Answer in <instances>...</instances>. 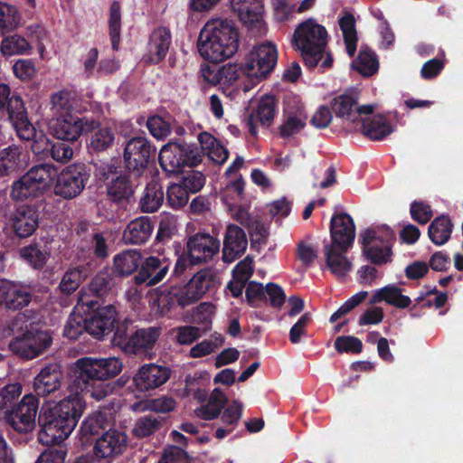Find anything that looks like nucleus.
Instances as JSON below:
<instances>
[{
    "label": "nucleus",
    "mask_w": 463,
    "mask_h": 463,
    "mask_svg": "<svg viewBox=\"0 0 463 463\" xmlns=\"http://www.w3.org/2000/svg\"><path fill=\"white\" fill-rule=\"evenodd\" d=\"M394 241L395 234L390 228H386L382 236L373 229L365 230L359 236L364 256L372 264L379 266L392 261Z\"/></svg>",
    "instance_id": "nucleus-11"
},
{
    "label": "nucleus",
    "mask_w": 463,
    "mask_h": 463,
    "mask_svg": "<svg viewBox=\"0 0 463 463\" xmlns=\"http://www.w3.org/2000/svg\"><path fill=\"white\" fill-rule=\"evenodd\" d=\"M164 202L161 184L155 178L146 184V213L156 212Z\"/></svg>",
    "instance_id": "nucleus-55"
},
{
    "label": "nucleus",
    "mask_w": 463,
    "mask_h": 463,
    "mask_svg": "<svg viewBox=\"0 0 463 463\" xmlns=\"http://www.w3.org/2000/svg\"><path fill=\"white\" fill-rule=\"evenodd\" d=\"M330 236L332 243L326 246H336L341 251H347L355 238L353 218L345 213L334 214L330 222Z\"/></svg>",
    "instance_id": "nucleus-17"
},
{
    "label": "nucleus",
    "mask_w": 463,
    "mask_h": 463,
    "mask_svg": "<svg viewBox=\"0 0 463 463\" xmlns=\"http://www.w3.org/2000/svg\"><path fill=\"white\" fill-rule=\"evenodd\" d=\"M63 373L58 364H49L34 377L33 388L37 396L45 397L61 388Z\"/></svg>",
    "instance_id": "nucleus-24"
},
{
    "label": "nucleus",
    "mask_w": 463,
    "mask_h": 463,
    "mask_svg": "<svg viewBox=\"0 0 463 463\" xmlns=\"http://www.w3.org/2000/svg\"><path fill=\"white\" fill-rule=\"evenodd\" d=\"M142 253L138 250H127L115 255L111 269L118 278L128 277L141 266Z\"/></svg>",
    "instance_id": "nucleus-29"
},
{
    "label": "nucleus",
    "mask_w": 463,
    "mask_h": 463,
    "mask_svg": "<svg viewBox=\"0 0 463 463\" xmlns=\"http://www.w3.org/2000/svg\"><path fill=\"white\" fill-rule=\"evenodd\" d=\"M4 56L30 54L32 45L29 41L17 33L5 36L0 45Z\"/></svg>",
    "instance_id": "nucleus-43"
},
{
    "label": "nucleus",
    "mask_w": 463,
    "mask_h": 463,
    "mask_svg": "<svg viewBox=\"0 0 463 463\" xmlns=\"http://www.w3.org/2000/svg\"><path fill=\"white\" fill-rule=\"evenodd\" d=\"M326 262L331 272L337 277H345L352 268V263L336 246H325Z\"/></svg>",
    "instance_id": "nucleus-38"
},
{
    "label": "nucleus",
    "mask_w": 463,
    "mask_h": 463,
    "mask_svg": "<svg viewBox=\"0 0 463 463\" xmlns=\"http://www.w3.org/2000/svg\"><path fill=\"white\" fill-rule=\"evenodd\" d=\"M215 285V277L210 269L196 272L181 288L171 287L167 293L146 292V299L156 314L164 316L177 304L184 307L200 300Z\"/></svg>",
    "instance_id": "nucleus-5"
},
{
    "label": "nucleus",
    "mask_w": 463,
    "mask_h": 463,
    "mask_svg": "<svg viewBox=\"0 0 463 463\" xmlns=\"http://www.w3.org/2000/svg\"><path fill=\"white\" fill-rule=\"evenodd\" d=\"M19 253L21 259L36 270L43 269L50 258L47 247L37 242L21 248Z\"/></svg>",
    "instance_id": "nucleus-36"
},
{
    "label": "nucleus",
    "mask_w": 463,
    "mask_h": 463,
    "mask_svg": "<svg viewBox=\"0 0 463 463\" xmlns=\"http://www.w3.org/2000/svg\"><path fill=\"white\" fill-rule=\"evenodd\" d=\"M198 142L203 156L207 155L209 159L217 165H222L227 161L229 157L228 149L212 134L208 132L200 133Z\"/></svg>",
    "instance_id": "nucleus-30"
},
{
    "label": "nucleus",
    "mask_w": 463,
    "mask_h": 463,
    "mask_svg": "<svg viewBox=\"0 0 463 463\" xmlns=\"http://www.w3.org/2000/svg\"><path fill=\"white\" fill-rule=\"evenodd\" d=\"M361 131L367 138L378 141L384 139L393 132V127L383 115H374L363 119Z\"/></svg>",
    "instance_id": "nucleus-31"
},
{
    "label": "nucleus",
    "mask_w": 463,
    "mask_h": 463,
    "mask_svg": "<svg viewBox=\"0 0 463 463\" xmlns=\"http://www.w3.org/2000/svg\"><path fill=\"white\" fill-rule=\"evenodd\" d=\"M239 33L232 22L222 19L208 21L197 40L199 54L213 63L231 58L238 50Z\"/></svg>",
    "instance_id": "nucleus-4"
},
{
    "label": "nucleus",
    "mask_w": 463,
    "mask_h": 463,
    "mask_svg": "<svg viewBox=\"0 0 463 463\" xmlns=\"http://www.w3.org/2000/svg\"><path fill=\"white\" fill-rule=\"evenodd\" d=\"M90 174V167L84 163H74L66 166L55 176V194L67 200L79 196L84 190Z\"/></svg>",
    "instance_id": "nucleus-12"
},
{
    "label": "nucleus",
    "mask_w": 463,
    "mask_h": 463,
    "mask_svg": "<svg viewBox=\"0 0 463 463\" xmlns=\"http://www.w3.org/2000/svg\"><path fill=\"white\" fill-rule=\"evenodd\" d=\"M20 383L7 384L0 390V411L10 410L14 405V401L21 395Z\"/></svg>",
    "instance_id": "nucleus-60"
},
{
    "label": "nucleus",
    "mask_w": 463,
    "mask_h": 463,
    "mask_svg": "<svg viewBox=\"0 0 463 463\" xmlns=\"http://www.w3.org/2000/svg\"><path fill=\"white\" fill-rule=\"evenodd\" d=\"M220 246V241L209 233L193 235L186 244L190 263L193 266L212 260L219 252Z\"/></svg>",
    "instance_id": "nucleus-18"
},
{
    "label": "nucleus",
    "mask_w": 463,
    "mask_h": 463,
    "mask_svg": "<svg viewBox=\"0 0 463 463\" xmlns=\"http://www.w3.org/2000/svg\"><path fill=\"white\" fill-rule=\"evenodd\" d=\"M335 350L342 353L360 354L363 350L362 341L353 335H341L335 340Z\"/></svg>",
    "instance_id": "nucleus-59"
},
{
    "label": "nucleus",
    "mask_w": 463,
    "mask_h": 463,
    "mask_svg": "<svg viewBox=\"0 0 463 463\" xmlns=\"http://www.w3.org/2000/svg\"><path fill=\"white\" fill-rule=\"evenodd\" d=\"M71 393L59 402H44L39 411L37 422L42 443H59L73 431L85 408L86 400L81 392Z\"/></svg>",
    "instance_id": "nucleus-3"
},
{
    "label": "nucleus",
    "mask_w": 463,
    "mask_h": 463,
    "mask_svg": "<svg viewBox=\"0 0 463 463\" xmlns=\"http://www.w3.org/2000/svg\"><path fill=\"white\" fill-rule=\"evenodd\" d=\"M171 373V369L165 364H146V391L165 383Z\"/></svg>",
    "instance_id": "nucleus-51"
},
{
    "label": "nucleus",
    "mask_w": 463,
    "mask_h": 463,
    "mask_svg": "<svg viewBox=\"0 0 463 463\" xmlns=\"http://www.w3.org/2000/svg\"><path fill=\"white\" fill-rule=\"evenodd\" d=\"M44 200H37L34 203H24L9 215L7 226L13 235L18 239L32 236L39 227Z\"/></svg>",
    "instance_id": "nucleus-15"
},
{
    "label": "nucleus",
    "mask_w": 463,
    "mask_h": 463,
    "mask_svg": "<svg viewBox=\"0 0 463 463\" xmlns=\"http://www.w3.org/2000/svg\"><path fill=\"white\" fill-rule=\"evenodd\" d=\"M158 463H190L187 452L177 446H169L165 449Z\"/></svg>",
    "instance_id": "nucleus-63"
},
{
    "label": "nucleus",
    "mask_w": 463,
    "mask_h": 463,
    "mask_svg": "<svg viewBox=\"0 0 463 463\" xmlns=\"http://www.w3.org/2000/svg\"><path fill=\"white\" fill-rule=\"evenodd\" d=\"M285 121L279 126V135L283 138L292 137L300 132L306 127L307 116L302 106H297L295 109L288 107L284 110Z\"/></svg>",
    "instance_id": "nucleus-32"
},
{
    "label": "nucleus",
    "mask_w": 463,
    "mask_h": 463,
    "mask_svg": "<svg viewBox=\"0 0 463 463\" xmlns=\"http://www.w3.org/2000/svg\"><path fill=\"white\" fill-rule=\"evenodd\" d=\"M52 104V109L58 115L56 120L52 123L51 129L53 137L64 138L65 137H61L57 134V128L60 127V124H62L63 121H72L73 119H80L87 118L88 116H81L78 113V111L74 109V99H71V93L68 91H60L52 96L51 99Z\"/></svg>",
    "instance_id": "nucleus-21"
},
{
    "label": "nucleus",
    "mask_w": 463,
    "mask_h": 463,
    "mask_svg": "<svg viewBox=\"0 0 463 463\" xmlns=\"http://www.w3.org/2000/svg\"><path fill=\"white\" fill-rule=\"evenodd\" d=\"M76 308L85 317L87 334L94 338L101 340L115 330L113 345L125 354H137L145 349V328H139L131 318L118 323V311L113 305H104L90 296L80 295Z\"/></svg>",
    "instance_id": "nucleus-1"
},
{
    "label": "nucleus",
    "mask_w": 463,
    "mask_h": 463,
    "mask_svg": "<svg viewBox=\"0 0 463 463\" xmlns=\"http://www.w3.org/2000/svg\"><path fill=\"white\" fill-rule=\"evenodd\" d=\"M9 330L14 336L25 333V331H39L31 321L30 317L24 313H18L10 322Z\"/></svg>",
    "instance_id": "nucleus-61"
},
{
    "label": "nucleus",
    "mask_w": 463,
    "mask_h": 463,
    "mask_svg": "<svg viewBox=\"0 0 463 463\" xmlns=\"http://www.w3.org/2000/svg\"><path fill=\"white\" fill-rule=\"evenodd\" d=\"M171 44V33L165 27H158L149 36L146 46V64H158L166 56Z\"/></svg>",
    "instance_id": "nucleus-25"
},
{
    "label": "nucleus",
    "mask_w": 463,
    "mask_h": 463,
    "mask_svg": "<svg viewBox=\"0 0 463 463\" xmlns=\"http://www.w3.org/2000/svg\"><path fill=\"white\" fill-rule=\"evenodd\" d=\"M166 195L169 205L174 209H180L188 203L190 193L178 182L168 186Z\"/></svg>",
    "instance_id": "nucleus-56"
},
{
    "label": "nucleus",
    "mask_w": 463,
    "mask_h": 463,
    "mask_svg": "<svg viewBox=\"0 0 463 463\" xmlns=\"http://www.w3.org/2000/svg\"><path fill=\"white\" fill-rule=\"evenodd\" d=\"M63 121L57 128V134L65 139L78 140L81 135L86 136V147L90 155H99L110 149L116 139L114 129L102 125L94 117Z\"/></svg>",
    "instance_id": "nucleus-6"
},
{
    "label": "nucleus",
    "mask_w": 463,
    "mask_h": 463,
    "mask_svg": "<svg viewBox=\"0 0 463 463\" xmlns=\"http://www.w3.org/2000/svg\"><path fill=\"white\" fill-rule=\"evenodd\" d=\"M126 168L136 176L142 175L145 171V137L130 138L124 148Z\"/></svg>",
    "instance_id": "nucleus-26"
},
{
    "label": "nucleus",
    "mask_w": 463,
    "mask_h": 463,
    "mask_svg": "<svg viewBox=\"0 0 463 463\" xmlns=\"http://www.w3.org/2000/svg\"><path fill=\"white\" fill-rule=\"evenodd\" d=\"M128 389L138 400L130 405V409L133 411H145V364L138 368Z\"/></svg>",
    "instance_id": "nucleus-46"
},
{
    "label": "nucleus",
    "mask_w": 463,
    "mask_h": 463,
    "mask_svg": "<svg viewBox=\"0 0 463 463\" xmlns=\"http://www.w3.org/2000/svg\"><path fill=\"white\" fill-rule=\"evenodd\" d=\"M67 450L62 448H49L38 457L35 463H64Z\"/></svg>",
    "instance_id": "nucleus-64"
},
{
    "label": "nucleus",
    "mask_w": 463,
    "mask_h": 463,
    "mask_svg": "<svg viewBox=\"0 0 463 463\" xmlns=\"http://www.w3.org/2000/svg\"><path fill=\"white\" fill-rule=\"evenodd\" d=\"M87 333L85 317L82 313L70 315L63 329V335L71 340H77L83 333Z\"/></svg>",
    "instance_id": "nucleus-54"
},
{
    "label": "nucleus",
    "mask_w": 463,
    "mask_h": 463,
    "mask_svg": "<svg viewBox=\"0 0 463 463\" xmlns=\"http://www.w3.org/2000/svg\"><path fill=\"white\" fill-rule=\"evenodd\" d=\"M134 191L128 179L124 175L116 176L108 186V195L111 201L118 203L128 202Z\"/></svg>",
    "instance_id": "nucleus-47"
},
{
    "label": "nucleus",
    "mask_w": 463,
    "mask_h": 463,
    "mask_svg": "<svg viewBox=\"0 0 463 463\" xmlns=\"http://www.w3.org/2000/svg\"><path fill=\"white\" fill-rule=\"evenodd\" d=\"M203 159L200 145L175 138L164 145L160 149L158 160L161 168L168 175H177L185 167L194 168Z\"/></svg>",
    "instance_id": "nucleus-9"
},
{
    "label": "nucleus",
    "mask_w": 463,
    "mask_h": 463,
    "mask_svg": "<svg viewBox=\"0 0 463 463\" xmlns=\"http://www.w3.org/2000/svg\"><path fill=\"white\" fill-rule=\"evenodd\" d=\"M277 61L278 51L274 44L266 43L255 46L245 61L247 78L257 84L273 71Z\"/></svg>",
    "instance_id": "nucleus-14"
},
{
    "label": "nucleus",
    "mask_w": 463,
    "mask_h": 463,
    "mask_svg": "<svg viewBox=\"0 0 463 463\" xmlns=\"http://www.w3.org/2000/svg\"><path fill=\"white\" fill-rule=\"evenodd\" d=\"M109 34L113 51H118L121 40V5L113 1L109 8Z\"/></svg>",
    "instance_id": "nucleus-48"
},
{
    "label": "nucleus",
    "mask_w": 463,
    "mask_h": 463,
    "mask_svg": "<svg viewBox=\"0 0 463 463\" xmlns=\"http://www.w3.org/2000/svg\"><path fill=\"white\" fill-rule=\"evenodd\" d=\"M127 442L128 438L124 432L109 429L96 439L93 456L98 459H112L126 450Z\"/></svg>",
    "instance_id": "nucleus-19"
},
{
    "label": "nucleus",
    "mask_w": 463,
    "mask_h": 463,
    "mask_svg": "<svg viewBox=\"0 0 463 463\" xmlns=\"http://www.w3.org/2000/svg\"><path fill=\"white\" fill-rule=\"evenodd\" d=\"M232 8L241 22L249 28L262 26V5L260 0H232Z\"/></svg>",
    "instance_id": "nucleus-27"
},
{
    "label": "nucleus",
    "mask_w": 463,
    "mask_h": 463,
    "mask_svg": "<svg viewBox=\"0 0 463 463\" xmlns=\"http://www.w3.org/2000/svg\"><path fill=\"white\" fill-rule=\"evenodd\" d=\"M88 276V269L85 266L80 265L68 269L63 274L58 288L61 294L70 296L79 288L80 283Z\"/></svg>",
    "instance_id": "nucleus-41"
},
{
    "label": "nucleus",
    "mask_w": 463,
    "mask_h": 463,
    "mask_svg": "<svg viewBox=\"0 0 463 463\" xmlns=\"http://www.w3.org/2000/svg\"><path fill=\"white\" fill-rule=\"evenodd\" d=\"M135 286L131 287L128 292L127 297L130 304V307L134 310L137 317H143L144 302L142 290L137 287L145 282V266H141L137 275L134 277Z\"/></svg>",
    "instance_id": "nucleus-49"
},
{
    "label": "nucleus",
    "mask_w": 463,
    "mask_h": 463,
    "mask_svg": "<svg viewBox=\"0 0 463 463\" xmlns=\"http://www.w3.org/2000/svg\"><path fill=\"white\" fill-rule=\"evenodd\" d=\"M39 400L33 394L24 395L21 401L5 411V422L16 432L27 434L36 427Z\"/></svg>",
    "instance_id": "nucleus-13"
},
{
    "label": "nucleus",
    "mask_w": 463,
    "mask_h": 463,
    "mask_svg": "<svg viewBox=\"0 0 463 463\" xmlns=\"http://www.w3.org/2000/svg\"><path fill=\"white\" fill-rule=\"evenodd\" d=\"M56 140H47L43 152L54 161L65 164L73 156L71 145L76 140L55 137Z\"/></svg>",
    "instance_id": "nucleus-39"
},
{
    "label": "nucleus",
    "mask_w": 463,
    "mask_h": 463,
    "mask_svg": "<svg viewBox=\"0 0 463 463\" xmlns=\"http://www.w3.org/2000/svg\"><path fill=\"white\" fill-rule=\"evenodd\" d=\"M10 93L9 86L0 82V111L6 115L20 139L31 141L36 136V129L29 119L24 102L20 96H10Z\"/></svg>",
    "instance_id": "nucleus-10"
},
{
    "label": "nucleus",
    "mask_w": 463,
    "mask_h": 463,
    "mask_svg": "<svg viewBox=\"0 0 463 463\" xmlns=\"http://www.w3.org/2000/svg\"><path fill=\"white\" fill-rule=\"evenodd\" d=\"M227 402L226 394L221 389L215 388L207 403L197 408L195 413L202 420H214L219 417Z\"/></svg>",
    "instance_id": "nucleus-37"
},
{
    "label": "nucleus",
    "mask_w": 463,
    "mask_h": 463,
    "mask_svg": "<svg viewBox=\"0 0 463 463\" xmlns=\"http://www.w3.org/2000/svg\"><path fill=\"white\" fill-rule=\"evenodd\" d=\"M56 175L53 165H35L12 184L10 197L14 202L39 199L51 189Z\"/></svg>",
    "instance_id": "nucleus-8"
},
{
    "label": "nucleus",
    "mask_w": 463,
    "mask_h": 463,
    "mask_svg": "<svg viewBox=\"0 0 463 463\" xmlns=\"http://www.w3.org/2000/svg\"><path fill=\"white\" fill-rule=\"evenodd\" d=\"M33 299L29 288L7 279H0V306L10 310H20Z\"/></svg>",
    "instance_id": "nucleus-20"
},
{
    "label": "nucleus",
    "mask_w": 463,
    "mask_h": 463,
    "mask_svg": "<svg viewBox=\"0 0 463 463\" xmlns=\"http://www.w3.org/2000/svg\"><path fill=\"white\" fill-rule=\"evenodd\" d=\"M118 276L112 269H104L98 272L96 276L90 280L88 286V291L80 295L91 297L92 299H98L100 303L104 304V298L114 288Z\"/></svg>",
    "instance_id": "nucleus-28"
},
{
    "label": "nucleus",
    "mask_w": 463,
    "mask_h": 463,
    "mask_svg": "<svg viewBox=\"0 0 463 463\" xmlns=\"http://www.w3.org/2000/svg\"><path fill=\"white\" fill-rule=\"evenodd\" d=\"M21 15L15 6L0 2V33L4 36L6 33L18 27Z\"/></svg>",
    "instance_id": "nucleus-50"
},
{
    "label": "nucleus",
    "mask_w": 463,
    "mask_h": 463,
    "mask_svg": "<svg viewBox=\"0 0 463 463\" xmlns=\"http://www.w3.org/2000/svg\"><path fill=\"white\" fill-rule=\"evenodd\" d=\"M245 62L243 64L228 63L218 68L214 77H210L213 85H232L241 77H247Z\"/></svg>",
    "instance_id": "nucleus-44"
},
{
    "label": "nucleus",
    "mask_w": 463,
    "mask_h": 463,
    "mask_svg": "<svg viewBox=\"0 0 463 463\" xmlns=\"http://www.w3.org/2000/svg\"><path fill=\"white\" fill-rule=\"evenodd\" d=\"M402 289L396 285H387L378 289L373 296L371 302L385 301L397 308H407L411 304L410 297L402 295Z\"/></svg>",
    "instance_id": "nucleus-35"
},
{
    "label": "nucleus",
    "mask_w": 463,
    "mask_h": 463,
    "mask_svg": "<svg viewBox=\"0 0 463 463\" xmlns=\"http://www.w3.org/2000/svg\"><path fill=\"white\" fill-rule=\"evenodd\" d=\"M355 106L356 100L347 94L340 95L332 100V110L335 116L351 122L357 120V113H354Z\"/></svg>",
    "instance_id": "nucleus-45"
},
{
    "label": "nucleus",
    "mask_w": 463,
    "mask_h": 463,
    "mask_svg": "<svg viewBox=\"0 0 463 463\" xmlns=\"http://www.w3.org/2000/svg\"><path fill=\"white\" fill-rule=\"evenodd\" d=\"M278 101L272 95H266L260 99L255 110L247 118L245 124L250 134L256 137L258 134L257 123L269 128L277 114Z\"/></svg>",
    "instance_id": "nucleus-23"
},
{
    "label": "nucleus",
    "mask_w": 463,
    "mask_h": 463,
    "mask_svg": "<svg viewBox=\"0 0 463 463\" xmlns=\"http://www.w3.org/2000/svg\"><path fill=\"white\" fill-rule=\"evenodd\" d=\"M109 421L104 412L96 411L87 416L80 424V435L82 442H90L96 435H99L109 427Z\"/></svg>",
    "instance_id": "nucleus-34"
},
{
    "label": "nucleus",
    "mask_w": 463,
    "mask_h": 463,
    "mask_svg": "<svg viewBox=\"0 0 463 463\" xmlns=\"http://www.w3.org/2000/svg\"><path fill=\"white\" fill-rule=\"evenodd\" d=\"M181 175L182 176L178 182L190 194L199 193L205 184L206 177L201 171L191 169L186 172L184 171Z\"/></svg>",
    "instance_id": "nucleus-52"
},
{
    "label": "nucleus",
    "mask_w": 463,
    "mask_h": 463,
    "mask_svg": "<svg viewBox=\"0 0 463 463\" xmlns=\"http://www.w3.org/2000/svg\"><path fill=\"white\" fill-rule=\"evenodd\" d=\"M122 370V361L115 356L81 357L75 362L74 378L71 387L81 392L83 395L101 401L122 389L129 382L130 376L126 373L116 381L108 382L118 375Z\"/></svg>",
    "instance_id": "nucleus-2"
},
{
    "label": "nucleus",
    "mask_w": 463,
    "mask_h": 463,
    "mask_svg": "<svg viewBox=\"0 0 463 463\" xmlns=\"http://www.w3.org/2000/svg\"><path fill=\"white\" fill-rule=\"evenodd\" d=\"M52 342V338L47 331H25L13 337L9 349L20 358L31 360L42 354Z\"/></svg>",
    "instance_id": "nucleus-16"
},
{
    "label": "nucleus",
    "mask_w": 463,
    "mask_h": 463,
    "mask_svg": "<svg viewBox=\"0 0 463 463\" xmlns=\"http://www.w3.org/2000/svg\"><path fill=\"white\" fill-rule=\"evenodd\" d=\"M146 128L158 140L165 139L171 133L170 124L160 116H152L146 119Z\"/></svg>",
    "instance_id": "nucleus-58"
},
{
    "label": "nucleus",
    "mask_w": 463,
    "mask_h": 463,
    "mask_svg": "<svg viewBox=\"0 0 463 463\" xmlns=\"http://www.w3.org/2000/svg\"><path fill=\"white\" fill-rule=\"evenodd\" d=\"M410 213L411 219L421 225L428 223L433 217L431 206L424 201H413L411 203Z\"/></svg>",
    "instance_id": "nucleus-57"
},
{
    "label": "nucleus",
    "mask_w": 463,
    "mask_h": 463,
    "mask_svg": "<svg viewBox=\"0 0 463 463\" xmlns=\"http://www.w3.org/2000/svg\"><path fill=\"white\" fill-rule=\"evenodd\" d=\"M453 228L454 224L449 215L437 216L429 225V239L433 244L442 246L449 241Z\"/></svg>",
    "instance_id": "nucleus-33"
},
{
    "label": "nucleus",
    "mask_w": 463,
    "mask_h": 463,
    "mask_svg": "<svg viewBox=\"0 0 463 463\" xmlns=\"http://www.w3.org/2000/svg\"><path fill=\"white\" fill-rule=\"evenodd\" d=\"M245 296L248 304L252 307L259 306L258 302H266L265 289L261 283L250 281L246 288Z\"/></svg>",
    "instance_id": "nucleus-62"
},
{
    "label": "nucleus",
    "mask_w": 463,
    "mask_h": 463,
    "mask_svg": "<svg viewBox=\"0 0 463 463\" xmlns=\"http://www.w3.org/2000/svg\"><path fill=\"white\" fill-rule=\"evenodd\" d=\"M126 243L141 244L145 242V216L130 222L123 232Z\"/></svg>",
    "instance_id": "nucleus-53"
},
{
    "label": "nucleus",
    "mask_w": 463,
    "mask_h": 463,
    "mask_svg": "<svg viewBox=\"0 0 463 463\" xmlns=\"http://www.w3.org/2000/svg\"><path fill=\"white\" fill-rule=\"evenodd\" d=\"M352 67L364 77L373 76L379 69L378 57L372 49L362 46Z\"/></svg>",
    "instance_id": "nucleus-40"
},
{
    "label": "nucleus",
    "mask_w": 463,
    "mask_h": 463,
    "mask_svg": "<svg viewBox=\"0 0 463 463\" xmlns=\"http://www.w3.org/2000/svg\"><path fill=\"white\" fill-rule=\"evenodd\" d=\"M22 150L15 145L0 150V176L8 175L22 166Z\"/></svg>",
    "instance_id": "nucleus-42"
},
{
    "label": "nucleus",
    "mask_w": 463,
    "mask_h": 463,
    "mask_svg": "<svg viewBox=\"0 0 463 463\" xmlns=\"http://www.w3.org/2000/svg\"><path fill=\"white\" fill-rule=\"evenodd\" d=\"M247 246L248 240L244 230L237 224H229L223 238L222 261L233 262L244 254Z\"/></svg>",
    "instance_id": "nucleus-22"
},
{
    "label": "nucleus",
    "mask_w": 463,
    "mask_h": 463,
    "mask_svg": "<svg viewBox=\"0 0 463 463\" xmlns=\"http://www.w3.org/2000/svg\"><path fill=\"white\" fill-rule=\"evenodd\" d=\"M327 31L316 19L308 18L295 29L292 43L300 51L304 63L316 68L323 58L327 44Z\"/></svg>",
    "instance_id": "nucleus-7"
}]
</instances>
